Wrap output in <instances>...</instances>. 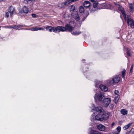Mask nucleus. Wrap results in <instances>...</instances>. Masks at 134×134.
Here are the masks:
<instances>
[{
    "label": "nucleus",
    "instance_id": "nucleus-1",
    "mask_svg": "<svg viewBox=\"0 0 134 134\" xmlns=\"http://www.w3.org/2000/svg\"><path fill=\"white\" fill-rule=\"evenodd\" d=\"M95 100L102 101L105 98L104 94L100 91H97L95 94L94 96Z\"/></svg>",
    "mask_w": 134,
    "mask_h": 134
},
{
    "label": "nucleus",
    "instance_id": "nucleus-2",
    "mask_svg": "<svg viewBox=\"0 0 134 134\" xmlns=\"http://www.w3.org/2000/svg\"><path fill=\"white\" fill-rule=\"evenodd\" d=\"M95 114H93L92 116L91 121L95 123L96 120H97L99 121H103V119L102 116V115L101 114H99L97 115L94 117Z\"/></svg>",
    "mask_w": 134,
    "mask_h": 134
},
{
    "label": "nucleus",
    "instance_id": "nucleus-3",
    "mask_svg": "<svg viewBox=\"0 0 134 134\" xmlns=\"http://www.w3.org/2000/svg\"><path fill=\"white\" fill-rule=\"evenodd\" d=\"M120 80V78L118 75H116L113 77L111 79L107 81V83L109 85H113L114 83H117Z\"/></svg>",
    "mask_w": 134,
    "mask_h": 134
},
{
    "label": "nucleus",
    "instance_id": "nucleus-4",
    "mask_svg": "<svg viewBox=\"0 0 134 134\" xmlns=\"http://www.w3.org/2000/svg\"><path fill=\"white\" fill-rule=\"evenodd\" d=\"M111 99L110 98H104L102 102L103 103V105L105 107H107L111 102Z\"/></svg>",
    "mask_w": 134,
    "mask_h": 134
},
{
    "label": "nucleus",
    "instance_id": "nucleus-5",
    "mask_svg": "<svg viewBox=\"0 0 134 134\" xmlns=\"http://www.w3.org/2000/svg\"><path fill=\"white\" fill-rule=\"evenodd\" d=\"M54 30V32L57 33V32H59L60 31L64 32L65 31V27L61 26H59L55 27Z\"/></svg>",
    "mask_w": 134,
    "mask_h": 134
},
{
    "label": "nucleus",
    "instance_id": "nucleus-6",
    "mask_svg": "<svg viewBox=\"0 0 134 134\" xmlns=\"http://www.w3.org/2000/svg\"><path fill=\"white\" fill-rule=\"evenodd\" d=\"M71 15L76 21H78L80 20V17L77 12H74L71 14Z\"/></svg>",
    "mask_w": 134,
    "mask_h": 134
},
{
    "label": "nucleus",
    "instance_id": "nucleus-7",
    "mask_svg": "<svg viewBox=\"0 0 134 134\" xmlns=\"http://www.w3.org/2000/svg\"><path fill=\"white\" fill-rule=\"evenodd\" d=\"M128 25H130L131 28H134V20L131 19H128L127 20Z\"/></svg>",
    "mask_w": 134,
    "mask_h": 134
},
{
    "label": "nucleus",
    "instance_id": "nucleus-8",
    "mask_svg": "<svg viewBox=\"0 0 134 134\" xmlns=\"http://www.w3.org/2000/svg\"><path fill=\"white\" fill-rule=\"evenodd\" d=\"M117 8H118V9L121 11V13L123 15L124 18L125 20H126V17L125 14V13L124 11L123 10V8L120 5L119 6H118Z\"/></svg>",
    "mask_w": 134,
    "mask_h": 134
},
{
    "label": "nucleus",
    "instance_id": "nucleus-9",
    "mask_svg": "<svg viewBox=\"0 0 134 134\" xmlns=\"http://www.w3.org/2000/svg\"><path fill=\"white\" fill-rule=\"evenodd\" d=\"M110 114V113L107 111L104 112L103 114H102L103 120H106L108 119Z\"/></svg>",
    "mask_w": 134,
    "mask_h": 134
},
{
    "label": "nucleus",
    "instance_id": "nucleus-10",
    "mask_svg": "<svg viewBox=\"0 0 134 134\" xmlns=\"http://www.w3.org/2000/svg\"><path fill=\"white\" fill-rule=\"evenodd\" d=\"M93 8L91 10V11H94L98 10L99 8L98 7V2H95L93 3Z\"/></svg>",
    "mask_w": 134,
    "mask_h": 134
},
{
    "label": "nucleus",
    "instance_id": "nucleus-11",
    "mask_svg": "<svg viewBox=\"0 0 134 134\" xmlns=\"http://www.w3.org/2000/svg\"><path fill=\"white\" fill-rule=\"evenodd\" d=\"M30 30H31L33 31L39 30H44V28L43 27H34L31 29H27Z\"/></svg>",
    "mask_w": 134,
    "mask_h": 134
},
{
    "label": "nucleus",
    "instance_id": "nucleus-12",
    "mask_svg": "<svg viewBox=\"0 0 134 134\" xmlns=\"http://www.w3.org/2000/svg\"><path fill=\"white\" fill-rule=\"evenodd\" d=\"M94 110L99 113H101L103 111V109L100 107H95L94 109H92V111L94 112Z\"/></svg>",
    "mask_w": 134,
    "mask_h": 134
},
{
    "label": "nucleus",
    "instance_id": "nucleus-13",
    "mask_svg": "<svg viewBox=\"0 0 134 134\" xmlns=\"http://www.w3.org/2000/svg\"><path fill=\"white\" fill-rule=\"evenodd\" d=\"M65 31H66V30H67L70 31H71L72 30L74 29L73 27L71 26L69 24H67L66 25H65Z\"/></svg>",
    "mask_w": 134,
    "mask_h": 134
},
{
    "label": "nucleus",
    "instance_id": "nucleus-14",
    "mask_svg": "<svg viewBox=\"0 0 134 134\" xmlns=\"http://www.w3.org/2000/svg\"><path fill=\"white\" fill-rule=\"evenodd\" d=\"M8 11L10 13V16H12L13 14V12L15 11V9L13 7L10 6L8 8Z\"/></svg>",
    "mask_w": 134,
    "mask_h": 134
},
{
    "label": "nucleus",
    "instance_id": "nucleus-15",
    "mask_svg": "<svg viewBox=\"0 0 134 134\" xmlns=\"http://www.w3.org/2000/svg\"><path fill=\"white\" fill-rule=\"evenodd\" d=\"M97 128L99 130L102 131H104L105 129V127L101 124L98 125Z\"/></svg>",
    "mask_w": 134,
    "mask_h": 134
},
{
    "label": "nucleus",
    "instance_id": "nucleus-16",
    "mask_svg": "<svg viewBox=\"0 0 134 134\" xmlns=\"http://www.w3.org/2000/svg\"><path fill=\"white\" fill-rule=\"evenodd\" d=\"M99 87L101 90L104 91H106L108 90V87L103 85H100Z\"/></svg>",
    "mask_w": 134,
    "mask_h": 134
},
{
    "label": "nucleus",
    "instance_id": "nucleus-17",
    "mask_svg": "<svg viewBox=\"0 0 134 134\" xmlns=\"http://www.w3.org/2000/svg\"><path fill=\"white\" fill-rule=\"evenodd\" d=\"M55 28V27L50 26H47L46 27V30L50 32H52L53 31V32H54V30Z\"/></svg>",
    "mask_w": 134,
    "mask_h": 134
},
{
    "label": "nucleus",
    "instance_id": "nucleus-18",
    "mask_svg": "<svg viewBox=\"0 0 134 134\" xmlns=\"http://www.w3.org/2000/svg\"><path fill=\"white\" fill-rule=\"evenodd\" d=\"M83 5L85 7L88 8L90 6V3L88 1H85L83 2Z\"/></svg>",
    "mask_w": 134,
    "mask_h": 134
},
{
    "label": "nucleus",
    "instance_id": "nucleus-19",
    "mask_svg": "<svg viewBox=\"0 0 134 134\" xmlns=\"http://www.w3.org/2000/svg\"><path fill=\"white\" fill-rule=\"evenodd\" d=\"M16 26L15 25H9V26H4V27L5 28H9V29H15L16 28Z\"/></svg>",
    "mask_w": 134,
    "mask_h": 134
},
{
    "label": "nucleus",
    "instance_id": "nucleus-20",
    "mask_svg": "<svg viewBox=\"0 0 134 134\" xmlns=\"http://www.w3.org/2000/svg\"><path fill=\"white\" fill-rule=\"evenodd\" d=\"M70 32L72 34L74 35H77L81 33V32L80 31H72V30Z\"/></svg>",
    "mask_w": 134,
    "mask_h": 134
},
{
    "label": "nucleus",
    "instance_id": "nucleus-21",
    "mask_svg": "<svg viewBox=\"0 0 134 134\" xmlns=\"http://www.w3.org/2000/svg\"><path fill=\"white\" fill-rule=\"evenodd\" d=\"M23 11L24 13H27L29 11L28 9L26 6H24L23 8Z\"/></svg>",
    "mask_w": 134,
    "mask_h": 134
},
{
    "label": "nucleus",
    "instance_id": "nucleus-22",
    "mask_svg": "<svg viewBox=\"0 0 134 134\" xmlns=\"http://www.w3.org/2000/svg\"><path fill=\"white\" fill-rule=\"evenodd\" d=\"M120 112L121 113L124 115H126L127 113V111L125 109H122L121 110Z\"/></svg>",
    "mask_w": 134,
    "mask_h": 134
},
{
    "label": "nucleus",
    "instance_id": "nucleus-23",
    "mask_svg": "<svg viewBox=\"0 0 134 134\" xmlns=\"http://www.w3.org/2000/svg\"><path fill=\"white\" fill-rule=\"evenodd\" d=\"M90 134H103V133L101 132H99L93 130L91 132Z\"/></svg>",
    "mask_w": 134,
    "mask_h": 134
},
{
    "label": "nucleus",
    "instance_id": "nucleus-24",
    "mask_svg": "<svg viewBox=\"0 0 134 134\" xmlns=\"http://www.w3.org/2000/svg\"><path fill=\"white\" fill-rule=\"evenodd\" d=\"M59 7L61 8H64L65 7V5L64 2H63L59 3L58 5Z\"/></svg>",
    "mask_w": 134,
    "mask_h": 134
},
{
    "label": "nucleus",
    "instance_id": "nucleus-25",
    "mask_svg": "<svg viewBox=\"0 0 134 134\" xmlns=\"http://www.w3.org/2000/svg\"><path fill=\"white\" fill-rule=\"evenodd\" d=\"M132 123H130L126 125L123 127V129L124 130H126L127 129L132 125Z\"/></svg>",
    "mask_w": 134,
    "mask_h": 134
},
{
    "label": "nucleus",
    "instance_id": "nucleus-26",
    "mask_svg": "<svg viewBox=\"0 0 134 134\" xmlns=\"http://www.w3.org/2000/svg\"><path fill=\"white\" fill-rule=\"evenodd\" d=\"M64 2L65 6L68 5L71 2V0H67Z\"/></svg>",
    "mask_w": 134,
    "mask_h": 134
},
{
    "label": "nucleus",
    "instance_id": "nucleus-27",
    "mask_svg": "<svg viewBox=\"0 0 134 134\" xmlns=\"http://www.w3.org/2000/svg\"><path fill=\"white\" fill-rule=\"evenodd\" d=\"M120 96H115V97L114 101L115 103L116 104L117 103L118 100H119Z\"/></svg>",
    "mask_w": 134,
    "mask_h": 134
},
{
    "label": "nucleus",
    "instance_id": "nucleus-28",
    "mask_svg": "<svg viewBox=\"0 0 134 134\" xmlns=\"http://www.w3.org/2000/svg\"><path fill=\"white\" fill-rule=\"evenodd\" d=\"M79 10L80 13L83 12L84 11V9L83 7L82 6H80L79 8Z\"/></svg>",
    "mask_w": 134,
    "mask_h": 134
},
{
    "label": "nucleus",
    "instance_id": "nucleus-29",
    "mask_svg": "<svg viewBox=\"0 0 134 134\" xmlns=\"http://www.w3.org/2000/svg\"><path fill=\"white\" fill-rule=\"evenodd\" d=\"M100 82L99 81H96L95 84V87L96 88H98L99 86L100 85Z\"/></svg>",
    "mask_w": 134,
    "mask_h": 134
},
{
    "label": "nucleus",
    "instance_id": "nucleus-30",
    "mask_svg": "<svg viewBox=\"0 0 134 134\" xmlns=\"http://www.w3.org/2000/svg\"><path fill=\"white\" fill-rule=\"evenodd\" d=\"M69 8L70 11H73L75 9V7L73 5H71L69 6Z\"/></svg>",
    "mask_w": 134,
    "mask_h": 134
},
{
    "label": "nucleus",
    "instance_id": "nucleus-31",
    "mask_svg": "<svg viewBox=\"0 0 134 134\" xmlns=\"http://www.w3.org/2000/svg\"><path fill=\"white\" fill-rule=\"evenodd\" d=\"M15 25L16 26V28L15 29H14L16 30H20L19 29V28L21 27H23V26L22 25Z\"/></svg>",
    "mask_w": 134,
    "mask_h": 134
},
{
    "label": "nucleus",
    "instance_id": "nucleus-32",
    "mask_svg": "<svg viewBox=\"0 0 134 134\" xmlns=\"http://www.w3.org/2000/svg\"><path fill=\"white\" fill-rule=\"evenodd\" d=\"M125 69H124L122 71V78L124 79L125 78Z\"/></svg>",
    "mask_w": 134,
    "mask_h": 134
},
{
    "label": "nucleus",
    "instance_id": "nucleus-33",
    "mask_svg": "<svg viewBox=\"0 0 134 134\" xmlns=\"http://www.w3.org/2000/svg\"><path fill=\"white\" fill-rule=\"evenodd\" d=\"M129 7L130 8V12H132L133 10L132 9V3L130 4Z\"/></svg>",
    "mask_w": 134,
    "mask_h": 134
},
{
    "label": "nucleus",
    "instance_id": "nucleus-34",
    "mask_svg": "<svg viewBox=\"0 0 134 134\" xmlns=\"http://www.w3.org/2000/svg\"><path fill=\"white\" fill-rule=\"evenodd\" d=\"M101 7L100 8V9L102 8H105V3H103L100 5Z\"/></svg>",
    "mask_w": 134,
    "mask_h": 134
},
{
    "label": "nucleus",
    "instance_id": "nucleus-35",
    "mask_svg": "<svg viewBox=\"0 0 134 134\" xmlns=\"http://www.w3.org/2000/svg\"><path fill=\"white\" fill-rule=\"evenodd\" d=\"M133 65H132L130 69V74H131L132 72V70L133 69Z\"/></svg>",
    "mask_w": 134,
    "mask_h": 134
},
{
    "label": "nucleus",
    "instance_id": "nucleus-36",
    "mask_svg": "<svg viewBox=\"0 0 134 134\" xmlns=\"http://www.w3.org/2000/svg\"><path fill=\"white\" fill-rule=\"evenodd\" d=\"M127 55L128 56H131L130 51L127 49Z\"/></svg>",
    "mask_w": 134,
    "mask_h": 134
},
{
    "label": "nucleus",
    "instance_id": "nucleus-37",
    "mask_svg": "<svg viewBox=\"0 0 134 134\" xmlns=\"http://www.w3.org/2000/svg\"><path fill=\"white\" fill-rule=\"evenodd\" d=\"M121 129V127L119 126L118 127L116 128V130L118 132H120Z\"/></svg>",
    "mask_w": 134,
    "mask_h": 134
},
{
    "label": "nucleus",
    "instance_id": "nucleus-38",
    "mask_svg": "<svg viewBox=\"0 0 134 134\" xmlns=\"http://www.w3.org/2000/svg\"><path fill=\"white\" fill-rule=\"evenodd\" d=\"M130 133L131 134H134V129H131Z\"/></svg>",
    "mask_w": 134,
    "mask_h": 134
},
{
    "label": "nucleus",
    "instance_id": "nucleus-39",
    "mask_svg": "<svg viewBox=\"0 0 134 134\" xmlns=\"http://www.w3.org/2000/svg\"><path fill=\"white\" fill-rule=\"evenodd\" d=\"M31 15L33 18H37L38 16L37 15L35 14H31Z\"/></svg>",
    "mask_w": 134,
    "mask_h": 134
},
{
    "label": "nucleus",
    "instance_id": "nucleus-40",
    "mask_svg": "<svg viewBox=\"0 0 134 134\" xmlns=\"http://www.w3.org/2000/svg\"><path fill=\"white\" fill-rule=\"evenodd\" d=\"M9 16V13L8 12H7L5 13V16L7 18Z\"/></svg>",
    "mask_w": 134,
    "mask_h": 134
},
{
    "label": "nucleus",
    "instance_id": "nucleus-41",
    "mask_svg": "<svg viewBox=\"0 0 134 134\" xmlns=\"http://www.w3.org/2000/svg\"><path fill=\"white\" fill-rule=\"evenodd\" d=\"M114 93H115V94L116 95H118V93H119V92L117 90H115V91Z\"/></svg>",
    "mask_w": 134,
    "mask_h": 134
},
{
    "label": "nucleus",
    "instance_id": "nucleus-42",
    "mask_svg": "<svg viewBox=\"0 0 134 134\" xmlns=\"http://www.w3.org/2000/svg\"><path fill=\"white\" fill-rule=\"evenodd\" d=\"M114 3L116 6L117 7L118 6H119V5H120V4H118L115 2H114Z\"/></svg>",
    "mask_w": 134,
    "mask_h": 134
},
{
    "label": "nucleus",
    "instance_id": "nucleus-43",
    "mask_svg": "<svg viewBox=\"0 0 134 134\" xmlns=\"http://www.w3.org/2000/svg\"><path fill=\"white\" fill-rule=\"evenodd\" d=\"M127 20L128 19H131V18H130V15H127Z\"/></svg>",
    "mask_w": 134,
    "mask_h": 134
},
{
    "label": "nucleus",
    "instance_id": "nucleus-44",
    "mask_svg": "<svg viewBox=\"0 0 134 134\" xmlns=\"http://www.w3.org/2000/svg\"><path fill=\"white\" fill-rule=\"evenodd\" d=\"M79 0H71V2H76L78 1Z\"/></svg>",
    "mask_w": 134,
    "mask_h": 134
},
{
    "label": "nucleus",
    "instance_id": "nucleus-45",
    "mask_svg": "<svg viewBox=\"0 0 134 134\" xmlns=\"http://www.w3.org/2000/svg\"><path fill=\"white\" fill-rule=\"evenodd\" d=\"M114 107V105L113 104H111L110 105V107L112 108Z\"/></svg>",
    "mask_w": 134,
    "mask_h": 134
},
{
    "label": "nucleus",
    "instance_id": "nucleus-46",
    "mask_svg": "<svg viewBox=\"0 0 134 134\" xmlns=\"http://www.w3.org/2000/svg\"><path fill=\"white\" fill-rule=\"evenodd\" d=\"M88 14L85 17H84L83 18V19H82V20L83 21L86 18V17L87 16H88Z\"/></svg>",
    "mask_w": 134,
    "mask_h": 134
},
{
    "label": "nucleus",
    "instance_id": "nucleus-47",
    "mask_svg": "<svg viewBox=\"0 0 134 134\" xmlns=\"http://www.w3.org/2000/svg\"><path fill=\"white\" fill-rule=\"evenodd\" d=\"M90 1L92 2H94L95 1V0H90Z\"/></svg>",
    "mask_w": 134,
    "mask_h": 134
},
{
    "label": "nucleus",
    "instance_id": "nucleus-48",
    "mask_svg": "<svg viewBox=\"0 0 134 134\" xmlns=\"http://www.w3.org/2000/svg\"><path fill=\"white\" fill-rule=\"evenodd\" d=\"M129 133L128 132H126V134H128Z\"/></svg>",
    "mask_w": 134,
    "mask_h": 134
},
{
    "label": "nucleus",
    "instance_id": "nucleus-49",
    "mask_svg": "<svg viewBox=\"0 0 134 134\" xmlns=\"http://www.w3.org/2000/svg\"><path fill=\"white\" fill-rule=\"evenodd\" d=\"M114 134H119L118 133H115Z\"/></svg>",
    "mask_w": 134,
    "mask_h": 134
},
{
    "label": "nucleus",
    "instance_id": "nucleus-50",
    "mask_svg": "<svg viewBox=\"0 0 134 134\" xmlns=\"http://www.w3.org/2000/svg\"><path fill=\"white\" fill-rule=\"evenodd\" d=\"M3 0H0V1H3Z\"/></svg>",
    "mask_w": 134,
    "mask_h": 134
},
{
    "label": "nucleus",
    "instance_id": "nucleus-51",
    "mask_svg": "<svg viewBox=\"0 0 134 134\" xmlns=\"http://www.w3.org/2000/svg\"><path fill=\"white\" fill-rule=\"evenodd\" d=\"M83 60H82V62H83Z\"/></svg>",
    "mask_w": 134,
    "mask_h": 134
},
{
    "label": "nucleus",
    "instance_id": "nucleus-52",
    "mask_svg": "<svg viewBox=\"0 0 134 134\" xmlns=\"http://www.w3.org/2000/svg\"><path fill=\"white\" fill-rule=\"evenodd\" d=\"M112 124H113L112 125H114V123H113Z\"/></svg>",
    "mask_w": 134,
    "mask_h": 134
}]
</instances>
